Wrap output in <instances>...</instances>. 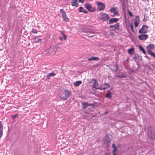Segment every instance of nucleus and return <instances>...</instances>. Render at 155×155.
Segmentation results:
<instances>
[{
    "label": "nucleus",
    "mask_w": 155,
    "mask_h": 155,
    "mask_svg": "<svg viewBox=\"0 0 155 155\" xmlns=\"http://www.w3.org/2000/svg\"><path fill=\"white\" fill-rule=\"evenodd\" d=\"M154 47V45L153 44H150L147 46V50L148 49H150L151 51V50L153 49Z\"/></svg>",
    "instance_id": "nucleus-23"
},
{
    "label": "nucleus",
    "mask_w": 155,
    "mask_h": 155,
    "mask_svg": "<svg viewBox=\"0 0 155 155\" xmlns=\"http://www.w3.org/2000/svg\"><path fill=\"white\" fill-rule=\"evenodd\" d=\"M40 41H41V39H37L36 38H35V43H38Z\"/></svg>",
    "instance_id": "nucleus-34"
},
{
    "label": "nucleus",
    "mask_w": 155,
    "mask_h": 155,
    "mask_svg": "<svg viewBox=\"0 0 155 155\" xmlns=\"http://www.w3.org/2000/svg\"><path fill=\"white\" fill-rule=\"evenodd\" d=\"M0 130H3V126L1 121H0Z\"/></svg>",
    "instance_id": "nucleus-32"
},
{
    "label": "nucleus",
    "mask_w": 155,
    "mask_h": 155,
    "mask_svg": "<svg viewBox=\"0 0 155 155\" xmlns=\"http://www.w3.org/2000/svg\"><path fill=\"white\" fill-rule=\"evenodd\" d=\"M32 32L34 34H37V31L36 29H33Z\"/></svg>",
    "instance_id": "nucleus-33"
},
{
    "label": "nucleus",
    "mask_w": 155,
    "mask_h": 155,
    "mask_svg": "<svg viewBox=\"0 0 155 155\" xmlns=\"http://www.w3.org/2000/svg\"><path fill=\"white\" fill-rule=\"evenodd\" d=\"M57 51V48L54 46H52L47 49L44 51V54H54Z\"/></svg>",
    "instance_id": "nucleus-1"
},
{
    "label": "nucleus",
    "mask_w": 155,
    "mask_h": 155,
    "mask_svg": "<svg viewBox=\"0 0 155 155\" xmlns=\"http://www.w3.org/2000/svg\"><path fill=\"white\" fill-rule=\"evenodd\" d=\"M98 60L99 58L98 57H92L87 59V60L89 61Z\"/></svg>",
    "instance_id": "nucleus-21"
},
{
    "label": "nucleus",
    "mask_w": 155,
    "mask_h": 155,
    "mask_svg": "<svg viewBox=\"0 0 155 155\" xmlns=\"http://www.w3.org/2000/svg\"><path fill=\"white\" fill-rule=\"evenodd\" d=\"M130 27H131V29L132 30V31H133V32H134V29H133V25L131 24L130 25Z\"/></svg>",
    "instance_id": "nucleus-38"
},
{
    "label": "nucleus",
    "mask_w": 155,
    "mask_h": 155,
    "mask_svg": "<svg viewBox=\"0 0 155 155\" xmlns=\"http://www.w3.org/2000/svg\"><path fill=\"white\" fill-rule=\"evenodd\" d=\"M56 74V73H55L54 71H52V72L49 73L48 74H47L46 77L48 78V79H50V78L51 77L55 76Z\"/></svg>",
    "instance_id": "nucleus-16"
},
{
    "label": "nucleus",
    "mask_w": 155,
    "mask_h": 155,
    "mask_svg": "<svg viewBox=\"0 0 155 155\" xmlns=\"http://www.w3.org/2000/svg\"><path fill=\"white\" fill-rule=\"evenodd\" d=\"M112 147L113 149V150L112 151L113 155H117L115 153L117 149L115 144L113 143L112 144Z\"/></svg>",
    "instance_id": "nucleus-20"
},
{
    "label": "nucleus",
    "mask_w": 155,
    "mask_h": 155,
    "mask_svg": "<svg viewBox=\"0 0 155 155\" xmlns=\"http://www.w3.org/2000/svg\"><path fill=\"white\" fill-rule=\"evenodd\" d=\"M98 18L103 21H106L110 18L109 15L105 13L101 12L98 15Z\"/></svg>",
    "instance_id": "nucleus-2"
},
{
    "label": "nucleus",
    "mask_w": 155,
    "mask_h": 155,
    "mask_svg": "<svg viewBox=\"0 0 155 155\" xmlns=\"http://www.w3.org/2000/svg\"><path fill=\"white\" fill-rule=\"evenodd\" d=\"M3 130H0V138L1 137L3 134Z\"/></svg>",
    "instance_id": "nucleus-37"
},
{
    "label": "nucleus",
    "mask_w": 155,
    "mask_h": 155,
    "mask_svg": "<svg viewBox=\"0 0 155 155\" xmlns=\"http://www.w3.org/2000/svg\"><path fill=\"white\" fill-rule=\"evenodd\" d=\"M85 6V8L89 12H94L96 11L95 8L92 7L90 4L88 3H86Z\"/></svg>",
    "instance_id": "nucleus-5"
},
{
    "label": "nucleus",
    "mask_w": 155,
    "mask_h": 155,
    "mask_svg": "<svg viewBox=\"0 0 155 155\" xmlns=\"http://www.w3.org/2000/svg\"><path fill=\"white\" fill-rule=\"evenodd\" d=\"M119 23H117L114 25H110L109 26V28H114V29L115 30H116V29L119 30Z\"/></svg>",
    "instance_id": "nucleus-15"
},
{
    "label": "nucleus",
    "mask_w": 155,
    "mask_h": 155,
    "mask_svg": "<svg viewBox=\"0 0 155 155\" xmlns=\"http://www.w3.org/2000/svg\"><path fill=\"white\" fill-rule=\"evenodd\" d=\"M104 85H105L106 86H107V87L108 88H109V87H110V85H109V84H108V83H105Z\"/></svg>",
    "instance_id": "nucleus-36"
},
{
    "label": "nucleus",
    "mask_w": 155,
    "mask_h": 155,
    "mask_svg": "<svg viewBox=\"0 0 155 155\" xmlns=\"http://www.w3.org/2000/svg\"><path fill=\"white\" fill-rule=\"evenodd\" d=\"M89 83L92 84V88L93 89L94 88L95 89H97V88H98L97 86L98 85V83L96 79L94 78L91 79Z\"/></svg>",
    "instance_id": "nucleus-3"
},
{
    "label": "nucleus",
    "mask_w": 155,
    "mask_h": 155,
    "mask_svg": "<svg viewBox=\"0 0 155 155\" xmlns=\"http://www.w3.org/2000/svg\"><path fill=\"white\" fill-rule=\"evenodd\" d=\"M110 135L108 134L106 135L104 138V142L106 143L107 144V143H109L110 141Z\"/></svg>",
    "instance_id": "nucleus-11"
},
{
    "label": "nucleus",
    "mask_w": 155,
    "mask_h": 155,
    "mask_svg": "<svg viewBox=\"0 0 155 155\" xmlns=\"http://www.w3.org/2000/svg\"><path fill=\"white\" fill-rule=\"evenodd\" d=\"M117 77H118L119 78H125L126 77V75H118L117 76Z\"/></svg>",
    "instance_id": "nucleus-29"
},
{
    "label": "nucleus",
    "mask_w": 155,
    "mask_h": 155,
    "mask_svg": "<svg viewBox=\"0 0 155 155\" xmlns=\"http://www.w3.org/2000/svg\"><path fill=\"white\" fill-rule=\"evenodd\" d=\"M79 2L83 3L84 2L83 0H78Z\"/></svg>",
    "instance_id": "nucleus-40"
},
{
    "label": "nucleus",
    "mask_w": 155,
    "mask_h": 155,
    "mask_svg": "<svg viewBox=\"0 0 155 155\" xmlns=\"http://www.w3.org/2000/svg\"><path fill=\"white\" fill-rule=\"evenodd\" d=\"M119 19L116 18H111L110 19L109 21V24H112L114 23H116L118 21Z\"/></svg>",
    "instance_id": "nucleus-14"
},
{
    "label": "nucleus",
    "mask_w": 155,
    "mask_h": 155,
    "mask_svg": "<svg viewBox=\"0 0 155 155\" xmlns=\"http://www.w3.org/2000/svg\"><path fill=\"white\" fill-rule=\"evenodd\" d=\"M62 16L63 18V21L64 22H66L68 21V18L66 14V13L63 14V15H62Z\"/></svg>",
    "instance_id": "nucleus-18"
},
{
    "label": "nucleus",
    "mask_w": 155,
    "mask_h": 155,
    "mask_svg": "<svg viewBox=\"0 0 155 155\" xmlns=\"http://www.w3.org/2000/svg\"><path fill=\"white\" fill-rule=\"evenodd\" d=\"M148 27L146 25H143L142 27L139 30V33H144L147 32Z\"/></svg>",
    "instance_id": "nucleus-6"
},
{
    "label": "nucleus",
    "mask_w": 155,
    "mask_h": 155,
    "mask_svg": "<svg viewBox=\"0 0 155 155\" xmlns=\"http://www.w3.org/2000/svg\"><path fill=\"white\" fill-rule=\"evenodd\" d=\"M60 12L61 13L62 15H63V14L66 13L64 11V10L62 9H60Z\"/></svg>",
    "instance_id": "nucleus-35"
},
{
    "label": "nucleus",
    "mask_w": 155,
    "mask_h": 155,
    "mask_svg": "<svg viewBox=\"0 0 155 155\" xmlns=\"http://www.w3.org/2000/svg\"><path fill=\"white\" fill-rule=\"evenodd\" d=\"M147 53L150 56L155 58V54L150 49H148L147 50Z\"/></svg>",
    "instance_id": "nucleus-19"
},
{
    "label": "nucleus",
    "mask_w": 155,
    "mask_h": 155,
    "mask_svg": "<svg viewBox=\"0 0 155 155\" xmlns=\"http://www.w3.org/2000/svg\"><path fill=\"white\" fill-rule=\"evenodd\" d=\"M97 10L98 11H103L104 10L105 8L104 4L99 2H97Z\"/></svg>",
    "instance_id": "nucleus-4"
},
{
    "label": "nucleus",
    "mask_w": 155,
    "mask_h": 155,
    "mask_svg": "<svg viewBox=\"0 0 155 155\" xmlns=\"http://www.w3.org/2000/svg\"><path fill=\"white\" fill-rule=\"evenodd\" d=\"M60 33H61V35L63 36L64 39V40H66V38H67V36L65 34H64L63 31H61Z\"/></svg>",
    "instance_id": "nucleus-26"
},
{
    "label": "nucleus",
    "mask_w": 155,
    "mask_h": 155,
    "mask_svg": "<svg viewBox=\"0 0 155 155\" xmlns=\"http://www.w3.org/2000/svg\"><path fill=\"white\" fill-rule=\"evenodd\" d=\"M109 68L112 71L115 72L117 71L118 69V65L116 64L114 68L110 67Z\"/></svg>",
    "instance_id": "nucleus-12"
},
{
    "label": "nucleus",
    "mask_w": 155,
    "mask_h": 155,
    "mask_svg": "<svg viewBox=\"0 0 155 155\" xmlns=\"http://www.w3.org/2000/svg\"><path fill=\"white\" fill-rule=\"evenodd\" d=\"M59 39H60V40L61 41H62V40H63V38H62V37H59Z\"/></svg>",
    "instance_id": "nucleus-41"
},
{
    "label": "nucleus",
    "mask_w": 155,
    "mask_h": 155,
    "mask_svg": "<svg viewBox=\"0 0 155 155\" xmlns=\"http://www.w3.org/2000/svg\"><path fill=\"white\" fill-rule=\"evenodd\" d=\"M134 51V49L133 48H131L130 49H129L128 50V53L130 54H132V51Z\"/></svg>",
    "instance_id": "nucleus-28"
},
{
    "label": "nucleus",
    "mask_w": 155,
    "mask_h": 155,
    "mask_svg": "<svg viewBox=\"0 0 155 155\" xmlns=\"http://www.w3.org/2000/svg\"><path fill=\"white\" fill-rule=\"evenodd\" d=\"M79 11L80 12H83L85 14H87L88 12L84 9L82 7H80L79 8Z\"/></svg>",
    "instance_id": "nucleus-22"
},
{
    "label": "nucleus",
    "mask_w": 155,
    "mask_h": 155,
    "mask_svg": "<svg viewBox=\"0 0 155 155\" xmlns=\"http://www.w3.org/2000/svg\"><path fill=\"white\" fill-rule=\"evenodd\" d=\"M82 83V82L81 81H76L74 83V85L75 86H79Z\"/></svg>",
    "instance_id": "nucleus-24"
},
{
    "label": "nucleus",
    "mask_w": 155,
    "mask_h": 155,
    "mask_svg": "<svg viewBox=\"0 0 155 155\" xmlns=\"http://www.w3.org/2000/svg\"><path fill=\"white\" fill-rule=\"evenodd\" d=\"M106 97L110 98L112 97V94L110 92H109L106 94Z\"/></svg>",
    "instance_id": "nucleus-25"
},
{
    "label": "nucleus",
    "mask_w": 155,
    "mask_h": 155,
    "mask_svg": "<svg viewBox=\"0 0 155 155\" xmlns=\"http://www.w3.org/2000/svg\"><path fill=\"white\" fill-rule=\"evenodd\" d=\"M126 61H129V59H128V58H127L126 59Z\"/></svg>",
    "instance_id": "nucleus-44"
},
{
    "label": "nucleus",
    "mask_w": 155,
    "mask_h": 155,
    "mask_svg": "<svg viewBox=\"0 0 155 155\" xmlns=\"http://www.w3.org/2000/svg\"><path fill=\"white\" fill-rule=\"evenodd\" d=\"M134 25L135 27H138L140 22L139 17V16H136L135 18L134 19Z\"/></svg>",
    "instance_id": "nucleus-8"
},
{
    "label": "nucleus",
    "mask_w": 155,
    "mask_h": 155,
    "mask_svg": "<svg viewBox=\"0 0 155 155\" xmlns=\"http://www.w3.org/2000/svg\"><path fill=\"white\" fill-rule=\"evenodd\" d=\"M107 113V112H105V114H106Z\"/></svg>",
    "instance_id": "nucleus-46"
},
{
    "label": "nucleus",
    "mask_w": 155,
    "mask_h": 155,
    "mask_svg": "<svg viewBox=\"0 0 155 155\" xmlns=\"http://www.w3.org/2000/svg\"><path fill=\"white\" fill-rule=\"evenodd\" d=\"M71 5L72 6H75L78 7V0H72L71 2Z\"/></svg>",
    "instance_id": "nucleus-17"
},
{
    "label": "nucleus",
    "mask_w": 155,
    "mask_h": 155,
    "mask_svg": "<svg viewBox=\"0 0 155 155\" xmlns=\"http://www.w3.org/2000/svg\"><path fill=\"white\" fill-rule=\"evenodd\" d=\"M146 21L145 20V18L143 19V21Z\"/></svg>",
    "instance_id": "nucleus-45"
},
{
    "label": "nucleus",
    "mask_w": 155,
    "mask_h": 155,
    "mask_svg": "<svg viewBox=\"0 0 155 155\" xmlns=\"http://www.w3.org/2000/svg\"><path fill=\"white\" fill-rule=\"evenodd\" d=\"M139 49L140 50L142 51V52L143 54H145L146 51H145L141 45H140L139 46Z\"/></svg>",
    "instance_id": "nucleus-27"
},
{
    "label": "nucleus",
    "mask_w": 155,
    "mask_h": 155,
    "mask_svg": "<svg viewBox=\"0 0 155 155\" xmlns=\"http://www.w3.org/2000/svg\"><path fill=\"white\" fill-rule=\"evenodd\" d=\"M107 88H108L107 87H104L103 88H101L100 87L98 86V88H97V89H99V90H105V89H107Z\"/></svg>",
    "instance_id": "nucleus-30"
},
{
    "label": "nucleus",
    "mask_w": 155,
    "mask_h": 155,
    "mask_svg": "<svg viewBox=\"0 0 155 155\" xmlns=\"http://www.w3.org/2000/svg\"><path fill=\"white\" fill-rule=\"evenodd\" d=\"M128 13L130 16L132 17L133 16L132 13L130 11H129Z\"/></svg>",
    "instance_id": "nucleus-39"
},
{
    "label": "nucleus",
    "mask_w": 155,
    "mask_h": 155,
    "mask_svg": "<svg viewBox=\"0 0 155 155\" xmlns=\"http://www.w3.org/2000/svg\"><path fill=\"white\" fill-rule=\"evenodd\" d=\"M110 35H113V32H110Z\"/></svg>",
    "instance_id": "nucleus-43"
},
{
    "label": "nucleus",
    "mask_w": 155,
    "mask_h": 155,
    "mask_svg": "<svg viewBox=\"0 0 155 155\" xmlns=\"http://www.w3.org/2000/svg\"><path fill=\"white\" fill-rule=\"evenodd\" d=\"M18 114H16L13 116H12L11 117L12 119H15V118L17 117H18Z\"/></svg>",
    "instance_id": "nucleus-31"
},
{
    "label": "nucleus",
    "mask_w": 155,
    "mask_h": 155,
    "mask_svg": "<svg viewBox=\"0 0 155 155\" xmlns=\"http://www.w3.org/2000/svg\"><path fill=\"white\" fill-rule=\"evenodd\" d=\"M82 105L83 109H85L87 106H92L93 104H92L88 103L87 102H85L82 103Z\"/></svg>",
    "instance_id": "nucleus-10"
},
{
    "label": "nucleus",
    "mask_w": 155,
    "mask_h": 155,
    "mask_svg": "<svg viewBox=\"0 0 155 155\" xmlns=\"http://www.w3.org/2000/svg\"><path fill=\"white\" fill-rule=\"evenodd\" d=\"M65 96L63 97L62 98L64 100H66L71 94V92L68 90L64 91Z\"/></svg>",
    "instance_id": "nucleus-7"
},
{
    "label": "nucleus",
    "mask_w": 155,
    "mask_h": 155,
    "mask_svg": "<svg viewBox=\"0 0 155 155\" xmlns=\"http://www.w3.org/2000/svg\"><path fill=\"white\" fill-rule=\"evenodd\" d=\"M110 153H106L104 155H109L110 154Z\"/></svg>",
    "instance_id": "nucleus-42"
},
{
    "label": "nucleus",
    "mask_w": 155,
    "mask_h": 155,
    "mask_svg": "<svg viewBox=\"0 0 155 155\" xmlns=\"http://www.w3.org/2000/svg\"><path fill=\"white\" fill-rule=\"evenodd\" d=\"M138 38L140 40H146L148 38V35L146 34H141L138 36Z\"/></svg>",
    "instance_id": "nucleus-9"
},
{
    "label": "nucleus",
    "mask_w": 155,
    "mask_h": 155,
    "mask_svg": "<svg viewBox=\"0 0 155 155\" xmlns=\"http://www.w3.org/2000/svg\"><path fill=\"white\" fill-rule=\"evenodd\" d=\"M110 11L111 12H113L114 15H118V12L117 9L115 7H112L110 9Z\"/></svg>",
    "instance_id": "nucleus-13"
}]
</instances>
